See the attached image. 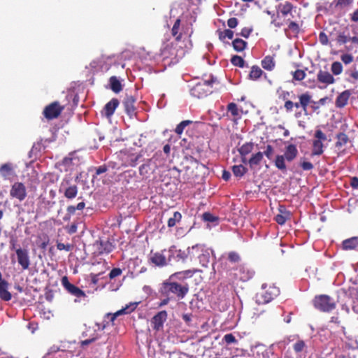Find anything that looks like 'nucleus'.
<instances>
[{"mask_svg": "<svg viewBox=\"0 0 358 358\" xmlns=\"http://www.w3.org/2000/svg\"><path fill=\"white\" fill-rule=\"evenodd\" d=\"M343 247L358 246V237H352L343 241Z\"/></svg>", "mask_w": 358, "mask_h": 358, "instance_id": "obj_43", "label": "nucleus"}, {"mask_svg": "<svg viewBox=\"0 0 358 358\" xmlns=\"http://www.w3.org/2000/svg\"><path fill=\"white\" fill-rule=\"evenodd\" d=\"M168 313L165 310L156 313L151 320L153 329L157 331L162 330L164 324L166 321Z\"/></svg>", "mask_w": 358, "mask_h": 358, "instance_id": "obj_15", "label": "nucleus"}, {"mask_svg": "<svg viewBox=\"0 0 358 358\" xmlns=\"http://www.w3.org/2000/svg\"><path fill=\"white\" fill-rule=\"evenodd\" d=\"M119 104L120 101L118 99L113 98L111 101H108L107 103L105 104L103 108L105 115L108 117H111L113 115L117 106H119Z\"/></svg>", "mask_w": 358, "mask_h": 358, "instance_id": "obj_20", "label": "nucleus"}, {"mask_svg": "<svg viewBox=\"0 0 358 358\" xmlns=\"http://www.w3.org/2000/svg\"><path fill=\"white\" fill-rule=\"evenodd\" d=\"M61 283L69 294L73 295L77 299L86 297V294L84 291L78 287V286L70 283L67 276H64L62 278Z\"/></svg>", "mask_w": 358, "mask_h": 358, "instance_id": "obj_11", "label": "nucleus"}, {"mask_svg": "<svg viewBox=\"0 0 358 358\" xmlns=\"http://www.w3.org/2000/svg\"><path fill=\"white\" fill-rule=\"evenodd\" d=\"M317 80L320 83L331 85L336 83L334 76L328 72L327 70L320 69L317 74Z\"/></svg>", "mask_w": 358, "mask_h": 358, "instance_id": "obj_17", "label": "nucleus"}, {"mask_svg": "<svg viewBox=\"0 0 358 358\" xmlns=\"http://www.w3.org/2000/svg\"><path fill=\"white\" fill-rule=\"evenodd\" d=\"M314 307L321 312H331L336 308V303L327 294H320L315 296L313 300Z\"/></svg>", "mask_w": 358, "mask_h": 358, "instance_id": "obj_5", "label": "nucleus"}, {"mask_svg": "<svg viewBox=\"0 0 358 358\" xmlns=\"http://www.w3.org/2000/svg\"><path fill=\"white\" fill-rule=\"evenodd\" d=\"M299 102H293L292 101H287L284 103V108L287 112H292L293 108H301L305 114H308V106L312 102L311 95L309 92L301 94L299 96Z\"/></svg>", "mask_w": 358, "mask_h": 358, "instance_id": "obj_3", "label": "nucleus"}, {"mask_svg": "<svg viewBox=\"0 0 358 358\" xmlns=\"http://www.w3.org/2000/svg\"><path fill=\"white\" fill-rule=\"evenodd\" d=\"M288 28L290 29L292 31L298 32L299 31V24H297L295 22H289L288 24Z\"/></svg>", "mask_w": 358, "mask_h": 358, "instance_id": "obj_62", "label": "nucleus"}, {"mask_svg": "<svg viewBox=\"0 0 358 358\" xmlns=\"http://www.w3.org/2000/svg\"><path fill=\"white\" fill-rule=\"evenodd\" d=\"M264 158V153L261 152H258L255 154L252 155V157L249 159L248 163L250 164V167L256 166V165H259L262 160Z\"/></svg>", "mask_w": 358, "mask_h": 358, "instance_id": "obj_28", "label": "nucleus"}, {"mask_svg": "<svg viewBox=\"0 0 358 358\" xmlns=\"http://www.w3.org/2000/svg\"><path fill=\"white\" fill-rule=\"evenodd\" d=\"M347 73L349 74L350 77L352 79V82L355 83L356 80H358V71L356 70V68L353 70L348 71Z\"/></svg>", "mask_w": 358, "mask_h": 358, "instance_id": "obj_57", "label": "nucleus"}, {"mask_svg": "<svg viewBox=\"0 0 358 358\" xmlns=\"http://www.w3.org/2000/svg\"><path fill=\"white\" fill-rule=\"evenodd\" d=\"M315 137L316 139L313 141L311 156L320 155L324 153L323 141H326L327 138V135L320 129H317L315 131Z\"/></svg>", "mask_w": 358, "mask_h": 358, "instance_id": "obj_8", "label": "nucleus"}, {"mask_svg": "<svg viewBox=\"0 0 358 358\" xmlns=\"http://www.w3.org/2000/svg\"><path fill=\"white\" fill-rule=\"evenodd\" d=\"M306 346L304 341L299 340L294 343L293 345V349L295 353H300V352L303 351Z\"/></svg>", "mask_w": 358, "mask_h": 358, "instance_id": "obj_45", "label": "nucleus"}, {"mask_svg": "<svg viewBox=\"0 0 358 358\" xmlns=\"http://www.w3.org/2000/svg\"><path fill=\"white\" fill-rule=\"evenodd\" d=\"M107 170H108V168H107L106 166H105V164H103V166L96 167V168L95 176H93V178H95L97 176H100V174L106 172Z\"/></svg>", "mask_w": 358, "mask_h": 358, "instance_id": "obj_60", "label": "nucleus"}, {"mask_svg": "<svg viewBox=\"0 0 358 358\" xmlns=\"http://www.w3.org/2000/svg\"><path fill=\"white\" fill-rule=\"evenodd\" d=\"M192 120H183L180 122L179 124L177 125L175 132L176 134L180 135L184 131L185 127L187 126L192 124Z\"/></svg>", "mask_w": 358, "mask_h": 358, "instance_id": "obj_40", "label": "nucleus"}, {"mask_svg": "<svg viewBox=\"0 0 358 358\" xmlns=\"http://www.w3.org/2000/svg\"><path fill=\"white\" fill-rule=\"evenodd\" d=\"M231 171L236 177L241 178L244 176L245 173L248 172V169L242 166V164H239L238 166H232Z\"/></svg>", "mask_w": 358, "mask_h": 358, "instance_id": "obj_33", "label": "nucleus"}, {"mask_svg": "<svg viewBox=\"0 0 358 358\" xmlns=\"http://www.w3.org/2000/svg\"><path fill=\"white\" fill-rule=\"evenodd\" d=\"M180 27V18H178L176 20L171 29L172 36L175 37V41H176V42H180L181 41L182 36V34L181 32H179Z\"/></svg>", "mask_w": 358, "mask_h": 358, "instance_id": "obj_25", "label": "nucleus"}, {"mask_svg": "<svg viewBox=\"0 0 358 358\" xmlns=\"http://www.w3.org/2000/svg\"><path fill=\"white\" fill-rule=\"evenodd\" d=\"M350 19L353 22H358V8L350 14Z\"/></svg>", "mask_w": 358, "mask_h": 358, "instance_id": "obj_63", "label": "nucleus"}, {"mask_svg": "<svg viewBox=\"0 0 358 358\" xmlns=\"http://www.w3.org/2000/svg\"><path fill=\"white\" fill-rule=\"evenodd\" d=\"M278 210L280 213L275 217V222L282 225L287 220L291 219L292 214L289 211L287 210L285 206L282 205L279 206Z\"/></svg>", "mask_w": 358, "mask_h": 358, "instance_id": "obj_18", "label": "nucleus"}, {"mask_svg": "<svg viewBox=\"0 0 358 358\" xmlns=\"http://www.w3.org/2000/svg\"><path fill=\"white\" fill-rule=\"evenodd\" d=\"M285 159H285L284 155H276L275 160V167L283 172H285L287 170Z\"/></svg>", "mask_w": 358, "mask_h": 358, "instance_id": "obj_29", "label": "nucleus"}, {"mask_svg": "<svg viewBox=\"0 0 358 358\" xmlns=\"http://www.w3.org/2000/svg\"><path fill=\"white\" fill-rule=\"evenodd\" d=\"M202 218L204 221H207V222H216V221L219 220L216 215H214L210 213H204L202 215Z\"/></svg>", "mask_w": 358, "mask_h": 358, "instance_id": "obj_46", "label": "nucleus"}, {"mask_svg": "<svg viewBox=\"0 0 358 358\" xmlns=\"http://www.w3.org/2000/svg\"><path fill=\"white\" fill-rule=\"evenodd\" d=\"M341 59L345 64H350L354 60V57L351 54H343L341 56Z\"/></svg>", "mask_w": 358, "mask_h": 358, "instance_id": "obj_50", "label": "nucleus"}, {"mask_svg": "<svg viewBox=\"0 0 358 358\" xmlns=\"http://www.w3.org/2000/svg\"><path fill=\"white\" fill-rule=\"evenodd\" d=\"M273 153L274 149L273 146L270 144H268L266 147L265 150L263 152V155H265L268 159H271Z\"/></svg>", "mask_w": 358, "mask_h": 358, "instance_id": "obj_51", "label": "nucleus"}, {"mask_svg": "<svg viewBox=\"0 0 358 358\" xmlns=\"http://www.w3.org/2000/svg\"><path fill=\"white\" fill-rule=\"evenodd\" d=\"M128 309H129V307L127 306L124 308L120 309V310H118L115 313H108V317H110V321L112 322H113L114 320L116 319V317L120 316V315L124 314V313H129V312L128 311Z\"/></svg>", "mask_w": 358, "mask_h": 358, "instance_id": "obj_44", "label": "nucleus"}, {"mask_svg": "<svg viewBox=\"0 0 358 358\" xmlns=\"http://www.w3.org/2000/svg\"><path fill=\"white\" fill-rule=\"evenodd\" d=\"M136 101V99L132 96H126L123 101L124 111L130 117L135 115L136 113V108L135 106Z\"/></svg>", "mask_w": 358, "mask_h": 358, "instance_id": "obj_16", "label": "nucleus"}, {"mask_svg": "<svg viewBox=\"0 0 358 358\" xmlns=\"http://www.w3.org/2000/svg\"><path fill=\"white\" fill-rule=\"evenodd\" d=\"M354 0H337L336 3V6H340L341 8H343V6H348L351 5L353 3Z\"/></svg>", "mask_w": 358, "mask_h": 358, "instance_id": "obj_56", "label": "nucleus"}, {"mask_svg": "<svg viewBox=\"0 0 358 358\" xmlns=\"http://www.w3.org/2000/svg\"><path fill=\"white\" fill-rule=\"evenodd\" d=\"M189 291L188 284L180 285L173 281L166 280L159 287V293L162 296L174 294L178 299H184Z\"/></svg>", "mask_w": 358, "mask_h": 358, "instance_id": "obj_1", "label": "nucleus"}, {"mask_svg": "<svg viewBox=\"0 0 358 358\" xmlns=\"http://www.w3.org/2000/svg\"><path fill=\"white\" fill-rule=\"evenodd\" d=\"M8 282L3 279L0 281V299L3 301H9L12 299V294L8 290Z\"/></svg>", "mask_w": 358, "mask_h": 358, "instance_id": "obj_22", "label": "nucleus"}, {"mask_svg": "<svg viewBox=\"0 0 358 358\" xmlns=\"http://www.w3.org/2000/svg\"><path fill=\"white\" fill-rule=\"evenodd\" d=\"M109 84L110 89L115 93H119L122 90L121 82L115 76H112V77L109 78Z\"/></svg>", "mask_w": 358, "mask_h": 358, "instance_id": "obj_26", "label": "nucleus"}, {"mask_svg": "<svg viewBox=\"0 0 358 358\" xmlns=\"http://www.w3.org/2000/svg\"><path fill=\"white\" fill-rule=\"evenodd\" d=\"M228 260L231 262H238L241 260V257L238 252H230L228 253Z\"/></svg>", "mask_w": 358, "mask_h": 358, "instance_id": "obj_49", "label": "nucleus"}, {"mask_svg": "<svg viewBox=\"0 0 358 358\" xmlns=\"http://www.w3.org/2000/svg\"><path fill=\"white\" fill-rule=\"evenodd\" d=\"M306 75L304 70L297 69L293 73V78L296 80H302L305 78Z\"/></svg>", "mask_w": 358, "mask_h": 358, "instance_id": "obj_48", "label": "nucleus"}, {"mask_svg": "<svg viewBox=\"0 0 358 358\" xmlns=\"http://www.w3.org/2000/svg\"><path fill=\"white\" fill-rule=\"evenodd\" d=\"M227 111L234 117L240 115V112L236 103L231 102L228 103Z\"/></svg>", "mask_w": 358, "mask_h": 358, "instance_id": "obj_39", "label": "nucleus"}, {"mask_svg": "<svg viewBox=\"0 0 358 358\" xmlns=\"http://www.w3.org/2000/svg\"><path fill=\"white\" fill-rule=\"evenodd\" d=\"M234 34V33L232 30H231V29H226L224 31H220V40L224 41L226 38H228L229 40H232Z\"/></svg>", "mask_w": 358, "mask_h": 358, "instance_id": "obj_42", "label": "nucleus"}, {"mask_svg": "<svg viewBox=\"0 0 358 358\" xmlns=\"http://www.w3.org/2000/svg\"><path fill=\"white\" fill-rule=\"evenodd\" d=\"M336 41L338 43L343 45V43H346L350 41L349 37L345 36L344 33H339Z\"/></svg>", "mask_w": 358, "mask_h": 358, "instance_id": "obj_53", "label": "nucleus"}, {"mask_svg": "<svg viewBox=\"0 0 358 358\" xmlns=\"http://www.w3.org/2000/svg\"><path fill=\"white\" fill-rule=\"evenodd\" d=\"M351 93L346 90L345 91L340 93L335 100V105L338 108H343L347 106L348 99Z\"/></svg>", "mask_w": 358, "mask_h": 358, "instance_id": "obj_23", "label": "nucleus"}, {"mask_svg": "<svg viewBox=\"0 0 358 358\" xmlns=\"http://www.w3.org/2000/svg\"><path fill=\"white\" fill-rule=\"evenodd\" d=\"M122 270L120 268H113L109 273L110 279H113L117 276L121 275Z\"/></svg>", "mask_w": 358, "mask_h": 358, "instance_id": "obj_58", "label": "nucleus"}, {"mask_svg": "<svg viewBox=\"0 0 358 358\" xmlns=\"http://www.w3.org/2000/svg\"><path fill=\"white\" fill-rule=\"evenodd\" d=\"M248 43L240 38H236L232 41V46L235 51L242 52L247 47Z\"/></svg>", "mask_w": 358, "mask_h": 358, "instance_id": "obj_30", "label": "nucleus"}, {"mask_svg": "<svg viewBox=\"0 0 358 358\" xmlns=\"http://www.w3.org/2000/svg\"><path fill=\"white\" fill-rule=\"evenodd\" d=\"M227 23L229 28H235L238 26V20L236 17H231L228 19Z\"/></svg>", "mask_w": 358, "mask_h": 358, "instance_id": "obj_61", "label": "nucleus"}, {"mask_svg": "<svg viewBox=\"0 0 358 358\" xmlns=\"http://www.w3.org/2000/svg\"><path fill=\"white\" fill-rule=\"evenodd\" d=\"M17 262L20 265L22 269H29L30 265V259L29 251L27 248H17L16 250Z\"/></svg>", "mask_w": 358, "mask_h": 358, "instance_id": "obj_13", "label": "nucleus"}, {"mask_svg": "<svg viewBox=\"0 0 358 358\" xmlns=\"http://www.w3.org/2000/svg\"><path fill=\"white\" fill-rule=\"evenodd\" d=\"M85 206V204L84 201H80L79 203L77 204V206H73V205L69 206L66 209L67 214L69 216L73 215L76 213V210H83Z\"/></svg>", "mask_w": 358, "mask_h": 358, "instance_id": "obj_37", "label": "nucleus"}, {"mask_svg": "<svg viewBox=\"0 0 358 358\" xmlns=\"http://www.w3.org/2000/svg\"><path fill=\"white\" fill-rule=\"evenodd\" d=\"M280 294V289L276 286H269L267 289H263L256 295L258 303H268Z\"/></svg>", "mask_w": 358, "mask_h": 358, "instance_id": "obj_7", "label": "nucleus"}, {"mask_svg": "<svg viewBox=\"0 0 358 358\" xmlns=\"http://www.w3.org/2000/svg\"><path fill=\"white\" fill-rule=\"evenodd\" d=\"M277 93L279 95V99L284 100V101H287L289 100L288 98L290 96V93L287 91H284L282 87H279L277 89Z\"/></svg>", "mask_w": 358, "mask_h": 358, "instance_id": "obj_47", "label": "nucleus"}, {"mask_svg": "<svg viewBox=\"0 0 358 358\" xmlns=\"http://www.w3.org/2000/svg\"><path fill=\"white\" fill-rule=\"evenodd\" d=\"M64 110V106H60L58 101H54L45 106L43 114L47 120H51L60 116Z\"/></svg>", "mask_w": 358, "mask_h": 358, "instance_id": "obj_9", "label": "nucleus"}, {"mask_svg": "<svg viewBox=\"0 0 358 358\" xmlns=\"http://www.w3.org/2000/svg\"><path fill=\"white\" fill-rule=\"evenodd\" d=\"M298 153V149L296 148L295 144H289L286 146L283 155L287 162H292V160L296 159Z\"/></svg>", "mask_w": 358, "mask_h": 358, "instance_id": "obj_21", "label": "nucleus"}, {"mask_svg": "<svg viewBox=\"0 0 358 358\" xmlns=\"http://www.w3.org/2000/svg\"><path fill=\"white\" fill-rule=\"evenodd\" d=\"M215 82L213 78L206 80L203 82L196 83L191 88V95L196 98H203L207 96L208 94L211 93L212 84Z\"/></svg>", "mask_w": 358, "mask_h": 358, "instance_id": "obj_6", "label": "nucleus"}, {"mask_svg": "<svg viewBox=\"0 0 358 358\" xmlns=\"http://www.w3.org/2000/svg\"><path fill=\"white\" fill-rule=\"evenodd\" d=\"M9 195L19 201H22L27 196L26 187L22 182H15L11 186Z\"/></svg>", "mask_w": 358, "mask_h": 358, "instance_id": "obj_10", "label": "nucleus"}, {"mask_svg": "<svg viewBox=\"0 0 358 358\" xmlns=\"http://www.w3.org/2000/svg\"><path fill=\"white\" fill-rule=\"evenodd\" d=\"M199 248H170L168 249V261L186 262L192 261L194 256V251L198 252Z\"/></svg>", "mask_w": 358, "mask_h": 358, "instance_id": "obj_2", "label": "nucleus"}, {"mask_svg": "<svg viewBox=\"0 0 358 358\" xmlns=\"http://www.w3.org/2000/svg\"><path fill=\"white\" fill-rule=\"evenodd\" d=\"M343 66L338 61H335L331 64V73L334 75H339L343 73Z\"/></svg>", "mask_w": 358, "mask_h": 358, "instance_id": "obj_38", "label": "nucleus"}, {"mask_svg": "<svg viewBox=\"0 0 358 358\" xmlns=\"http://www.w3.org/2000/svg\"><path fill=\"white\" fill-rule=\"evenodd\" d=\"M319 41L323 45H328V42H329L328 36L327 35L326 33H324L323 31L320 32V34H319Z\"/></svg>", "mask_w": 358, "mask_h": 358, "instance_id": "obj_54", "label": "nucleus"}, {"mask_svg": "<svg viewBox=\"0 0 358 358\" xmlns=\"http://www.w3.org/2000/svg\"><path fill=\"white\" fill-rule=\"evenodd\" d=\"M350 185L354 188H358V177L351 178Z\"/></svg>", "mask_w": 358, "mask_h": 358, "instance_id": "obj_64", "label": "nucleus"}, {"mask_svg": "<svg viewBox=\"0 0 358 358\" xmlns=\"http://www.w3.org/2000/svg\"><path fill=\"white\" fill-rule=\"evenodd\" d=\"M231 64L239 66V68H244L245 61L242 57L239 55H234L231 59Z\"/></svg>", "mask_w": 358, "mask_h": 358, "instance_id": "obj_41", "label": "nucleus"}, {"mask_svg": "<svg viewBox=\"0 0 358 358\" xmlns=\"http://www.w3.org/2000/svg\"><path fill=\"white\" fill-rule=\"evenodd\" d=\"M294 8V5L291 2L286 1L285 3L278 5V13H281L283 17H286L288 15H291Z\"/></svg>", "mask_w": 358, "mask_h": 358, "instance_id": "obj_24", "label": "nucleus"}, {"mask_svg": "<svg viewBox=\"0 0 358 358\" xmlns=\"http://www.w3.org/2000/svg\"><path fill=\"white\" fill-rule=\"evenodd\" d=\"M13 170V166L9 163H5L0 166V174L2 177L7 178L10 176Z\"/></svg>", "mask_w": 358, "mask_h": 358, "instance_id": "obj_34", "label": "nucleus"}, {"mask_svg": "<svg viewBox=\"0 0 358 358\" xmlns=\"http://www.w3.org/2000/svg\"><path fill=\"white\" fill-rule=\"evenodd\" d=\"M252 32V28L243 27L241 29L239 35L244 38H248Z\"/></svg>", "mask_w": 358, "mask_h": 358, "instance_id": "obj_55", "label": "nucleus"}, {"mask_svg": "<svg viewBox=\"0 0 358 358\" xmlns=\"http://www.w3.org/2000/svg\"><path fill=\"white\" fill-rule=\"evenodd\" d=\"M182 219V215L179 211H176L173 213L172 217L169 218L168 220V227H173L176 223L180 222Z\"/></svg>", "mask_w": 358, "mask_h": 358, "instance_id": "obj_36", "label": "nucleus"}, {"mask_svg": "<svg viewBox=\"0 0 358 358\" xmlns=\"http://www.w3.org/2000/svg\"><path fill=\"white\" fill-rule=\"evenodd\" d=\"M184 54L182 48L178 46L176 41L166 43L161 50V55L164 59H178Z\"/></svg>", "mask_w": 358, "mask_h": 358, "instance_id": "obj_4", "label": "nucleus"}, {"mask_svg": "<svg viewBox=\"0 0 358 358\" xmlns=\"http://www.w3.org/2000/svg\"><path fill=\"white\" fill-rule=\"evenodd\" d=\"M223 341H225L227 344H232V343L237 342L236 336H234L232 333H228V334L224 335Z\"/></svg>", "mask_w": 358, "mask_h": 358, "instance_id": "obj_52", "label": "nucleus"}, {"mask_svg": "<svg viewBox=\"0 0 358 358\" xmlns=\"http://www.w3.org/2000/svg\"><path fill=\"white\" fill-rule=\"evenodd\" d=\"M300 166L303 169V170H311L314 168V166L313 165V164L310 162H306V161H303L300 163Z\"/></svg>", "mask_w": 358, "mask_h": 358, "instance_id": "obj_59", "label": "nucleus"}, {"mask_svg": "<svg viewBox=\"0 0 358 358\" xmlns=\"http://www.w3.org/2000/svg\"><path fill=\"white\" fill-rule=\"evenodd\" d=\"M263 73H264V72L259 67V66L254 65V66H252V69L248 75V77L251 80H256L257 79H259Z\"/></svg>", "mask_w": 358, "mask_h": 358, "instance_id": "obj_31", "label": "nucleus"}, {"mask_svg": "<svg viewBox=\"0 0 358 358\" xmlns=\"http://www.w3.org/2000/svg\"><path fill=\"white\" fill-rule=\"evenodd\" d=\"M165 252L169 254V250L166 248L160 252H153V251H151L149 260L155 266H164L166 265V257L164 254Z\"/></svg>", "mask_w": 358, "mask_h": 358, "instance_id": "obj_14", "label": "nucleus"}, {"mask_svg": "<svg viewBox=\"0 0 358 358\" xmlns=\"http://www.w3.org/2000/svg\"><path fill=\"white\" fill-rule=\"evenodd\" d=\"M254 149V143H246L241 145L238 148V152L241 156H246L247 155L252 152Z\"/></svg>", "mask_w": 358, "mask_h": 358, "instance_id": "obj_32", "label": "nucleus"}, {"mask_svg": "<svg viewBox=\"0 0 358 358\" xmlns=\"http://www.w3.org/2000/svg\"><path fill=\"white\" fill-rule=\"evenodd\" d=\"M74 255L77 259L80 261L86 260L88 256L85 251V248H76Z\"/></svg>", "mask_w": 358, "mask_h": 358, "instance_id": "obj_35", "label": "nucleus"}, {"mask_svg": "<svg viewBox=\"0 0 358 358\" xmlns=\"http://www.w3.org/2000/svg\"><path fill=\"white\" fill-rule=\"evenodd\" d=\"M59 192H63L64 196L68 199H73L78 194V187L76 185H70L69 180H64L60 185Z\"/></svg>", "mask_w": 358, "mask_h": 358, "instance_id": "obj_12", "label": "nucleus"}, {"mask_svg": "<svg viewBox=\"0 0 358 358\" xmlns=\"http://www.w3.org/2000/svg\"><path fill=\"white\" fill-rule=\"evenodd\" d=\"M336 139L335 148L338 150H345L346 145L350 142V138L348 134L345 133H338L336 135Z\"/></svg>", "mask_w": 358, "mask_h": 358, "instance_id": "obj_19", "label": "nucleus"}, {"mask_svg": "<svg viewBox=\"0 0 358 358\" xmlns=\"http://www.w3.org/2000/svg\"><path fill=\"white\" fill-rule=\"evenodd\" d=\"M262 66L264 69L272 71L275 66L273 57L270 55L264 57L263 60H262Z\"/></svg>", "mask_w": 358, "mask_h": 358, "instance_id": "obj_27", "label": "nucleus"}]
</instances>
